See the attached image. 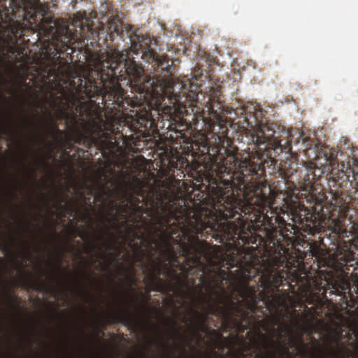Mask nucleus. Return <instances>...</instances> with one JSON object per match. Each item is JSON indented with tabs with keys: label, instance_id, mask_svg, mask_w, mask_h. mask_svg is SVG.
I'll return each instance as SVG.
<instances>
[{
	"label": "nucleus",
	"instance_id": "obj_38",
	"mask_svg": "<svg viewBox=\"0 0 358 358\" xmlns=\"http://www.w3.org/2000/svg\"><path fill=\"white\" fill-rule=\"evenodd\" d=\"M357 255H358V253H357Z\"/></svg>",
	"mask_w": 358,
	"mask_h": 358
},
{
	"label": "nucleus",
	"instance_id": "obj_17",
	"mask_svg": "<svg viewBox=\"0 0 358 358\" xmlns=\"http://www.w3.org/2000/svg\"><path fill=\"white\" fill-rule=\"evenodd\" d=\"M102 250V246L97 244L95 241H93L91 244L90 250L92 252H94L96 250Z\"/></svg>",
	"mask_w": 358,
	"mask_h": 358
},
{
	"label": "nucleus",
	"instance_id": "obj_5",
	"mask_svg": "<svg viewBox=\"0 0 358 358\" xmlns=\"http://www.w3.org/2000/svg\"><path fill=\"white\" fill-rule=\"evenodd\" d=\"M350 267H354L353 271L358 270L356 252L348 247L338 248L336 253L332 255V268L336 272L341 273L343 278L328 285V287L324 289V297H327V294L329 293V296L336 294L341 296L347 306H349V301L355 303L351 289L353 287L354 292L358 294V273H352L349 279Z\"/></svg>",
	"mask_w": 358,
	"mask_h": 358
},
{
	"label": "nucleus",
	"instance_id": "obj_4",
	"mask_svg": "<svg viewBox=\"0 0 358 358\" xmlns=\"http://www.w3.org/2000/svg\"><path fill=\"white\" fill-rule=\"evenodd\" d=\"M48 2L40 0H0V42L6 50L4 58L8 55H19L18 42L25 36L26 31L38 32L48 38L42 45V53L47 61L41 62L36 73L44 85L57 81L64 76L65 65L59 61L61 54L71 55L73 52V44L80 43L85 29L92 28L87 16H76L75 26L80 27L72 31L69 26L57 27V21L48 14Z\"/></svg>",
	"mask_w": 358,
	"mask_h": 358
},
{
	"label": "nucleus",
	"instance_id": "obj_26",
	"mask_svg": "<svg viewBox=\"0 0 358 358\" xmlns=\"http://www.w3.org/2000/svg\"><path fill=\"white\" fill-rule=\"evenodd\" d=\"M9 298L12 299L13 303H15L17 300V297H12L11 296H10Z\"/></svg>",
	"mask_w": 358,
	"mask_h": 358
},
{
	"label": "nucleus",
	"instance_id": "obj_3",
	"mask_svg": "<svg viewBox=\"0 0 358 358\" xmlns=\"http://www.w3.org/2000/svg\"><path fill=\"white\" fill-rule=\"evenodd\" d=\"M288 249H265L268 257L262 259V268L258 269L260 285H250L243 281L234 286V292L224 303V307L217 310L215 316H222L224 325L229 327L227 323L234 321L240 331L243 332L252 324L256 311L259 310L266 315V318L258 321L255 334L258 339L253 338L250 344L245 341L237 349L230 347L229 354L231 358L250 357L257 352L258 358H276V350L289 353L288 348L282 343L291 328L287 324L281 322L285 306L283 294H280L279 287L287 279L288 273L281 267H287L285 254Z\"/></svg>",
	"mask_w": 358,
	"mask_h": 358
},
{
	"label": "nucleus",
	"instance_id": "obj_27",
	"mask_svg": "<svg viewBox=\"0 0 358 358\" xmlns=\"http://www.w3.org/2000/svg\"><path fill=\"white\" fill-rule=\"evenodd\" d=\"M113 211H114L113 208L110 209V211L108 213V215H113Z\"/></svg>",
	"mask_w": 358,
	"mask_h": 358
},
{
	"label": "nucleus",
	"instance_id": "obj_22",
	"mask_svg": "<svg viewBox=\"0 0 358 358\" xmlns=\"http://www.w3.org/2000/svg\"><path fill=\"white\" fill-rule=\"evenodd\" d=\"M75 210H76L75 208L71 207V209H70L69 212L68 213V214L69 215V217H73V213L75 212Z\"/></svg>",
	"mask_w": 358,
	"mask_h": 358
},
{
	"label": "nucleus",
	"instance_id": "obj_37",
	"mask_svg": "<svg viewBox=\"0 0 358 358\" xmlns=\"http://www.w3.org/2000/svg\"><path fill=\"white\" fill-rule=\"evenodd\" d=\"M155 341H151V344H153Z\"/></svg>",
	"mask_w": 358,
	"mask_h": 358
},
{
	"label": "nucleus",
	"instance_id": "obj_15",
	"mask_svg": "<svg viewBox=\"0 0 358 358\" xmlns=\"http://www.w3.org/2000/svg\"><path fill=\"white\" fill-rule=\"evenodd\" d=\"M141 119H142L143 121L150 122V127L153 126L155 123V118L152 116L151 113H146L144 115L141 117Z\"/></svg>",
	"mask_w": 358,
	"mask_h": 358
},
{
	"label": "nucleus",
	"instance_id": "obj_33",
	"mask_svg": "<svg viewBox=\"0 0 358 358\" xmlns=\"http://www.w3.org/2000/svg\"><path fill=\"white\" fill-rule=\"evenodd\" d=\"M62 257H59V264L62 263Z\"/></svg>",
	"mask_w": 358,
	"mask_h": 358
},
{
	"label": "nucleus",
	"instance_id": "obj_10",
	"mask_svg": "<svg viewBox=\"0 0 358 358\" xmlns=\"http://www.w3.org/2000/svg\"><path fill=\"white\" fill-rule=\"evenodd\" d=\"M323 155L325 159V163L329 165L331 169H334L336 165L338 166V151L335 148H327L323 151Z\"/></svg>",
	"mask_w": 358,
	"mask_h": 358
},
{
	"label": "nucleus",
	"instance_id": "obj_11",
	"mask_svg": "<svg viewBox=\"0 0 358 358\" xmlns=\"http://www.w3.org/2000/svg\"><path fill=\"white\" fill-rule=\"evenodd\" d=\"M167 129L171 132L167 138H169L173 143L176 142L179 139L185 140L186 138V135L183 130L178 129L176 124H169Z\"/></svg>",
	"mask_w": 358,
	"mask_h": 358
},
{
	"label": "nucleus",
	"instance_id": "obj_28",
	"mask_svg": "<svg viewBox=\"0 0 358 358\" xmlns=\"http://www.w3.org/2000/svg\"><path fill=\"white\" fill-rule=\"evenodd\" d=\"M13 195L14 197H16L17 196V189H15L13 192Z\"/></svg>",
	"mask_w": 358,
	"mask_h": 358
},
{
	"label": "nucleus",
	"instance_id": "obj_36",
	"mask_svg": "<svg viewBox=\"0 0 358 358\" xmlns=\"http://www.w3.org/2000/svg\"><path fill=\"white\" fill-rule=\"evenodd\" d=\"M336 168L334 167V169L332 170L331 169V171H333ZM331 174H334V172H331Z\"/></svg>",
	"mask_w": 358,
	"mask_h": 358
},
{
	"label": "nucleus",
	"instance_id": "obj_24",
	"mask_svg": "<svg viewBox=\"0 0 358 358\" xmlns=\"http://www.w3.org/2000/svg\"><path fill=\"white\" fill-rule=\"evenodd\" d=\"M197 288H198L197 287H195L194 289L192 290V293L190 294L191 297L193 299H195V292H196Z\"/></svg>",
	"mask_w": 358,
	"mask_h": 358
},
{
	"label": "nucleus",
	"instance_id": "obj_6",
	"mask_svg": "<svg viewBox=\"0 0 358 358\" xmlns=\"http://www.w3.org/2000/svg\"><path fill=\"white\" fill-rule=\"evenodd\" d=\"M108 323H122L124 326L131 329H134L136 327V322L133 319L129 310H124L122 308L112 313Z\"/></svg>",
	"mask_w": 358,
	"mask_h": 358
},
{
	"label": "nucleus",
	"instance_id": "obj_32",
	"mask_svg": "<svg viewBox=\"0 0 358 358\" xmlns=\"http://www.w3.org/2000/svg\"><path fill=\"white\" fill-rule=\"evenodd\" d=\"M102 256H103V255H102V254H99V255H98L99 258H101V257H102Z\"/></svg>",
	"mask_w": 358,
	"mask_h": 358
},
{
	"label": "nucleus",
	"instance_id": "obj_29",
	"mask_svg": "<svg viewBox=\"0 0 358 358\" xmlns=\"http://www.w3.org/2000/svg\"><path fill=\"white\" fill-rule=\"evenodd\" d=\"M111 249H112V244L110 243H108V245L107 250H110Z\"/></svg>",
	"mask_w": 358,
	"mask_h": 358
},
{
	"label": "nucleus",
	"instance_id": "obj_23",
	"mask_svg": "<svg viewBox=\"0 0 358 358\" xmlns=\"http://www.w3.org/2000/svg\"><path fill=\"white\" fill-rule=\"evenodd\" d=\"M40 138H41V137L39 136V135H38V134H35V135L32 137V140H34V141H36V142H38V141H39Z\"/></svg>",
	"mask_w": 358,
	"mask_h": 358
},
{
	"label": "nucleus",
	"instance_id": "obj_25",
	"mask_svg": "<svg viewBox=\"0 0 358 358\" xmlns=\"http://www.w3.org/2000/svg\"><path fill=\"white\" fill-rule=\"evenodd\" d=\"M183 321L185 322V323H188V324H192V320L190 318H187L186 317H185L183 318Z\"/></svg>",
	"mask_w": 358,
	"mask_h": 358
},
{
	"label": "nucleus",
	"instance_id": "obj_34",
	"mask_svg": "<svg viewBox=\"0 0 358 358\" xmlns=\"http://www.w3.org/2000/svg\"><path fill=\"white\" fill-rule=\"evenodd\" d=\"M3 250H4V251H7V248L4 246V247H3Z\"/></svg>",
	"mask_w": 358,
	"mask_h": 358
},
{
	"label": "nucleus",
	"instance_id": "obj_19",
	"mask_svg": "<svg viewBox=\"0 0 358 358\" xmlns=\"http://www.w3.org/2000/svg\"><path fill=\"white\" fill-rule=\"evenodd\" d=\"M33 127V122L29 121L27 118L23 120V127L24 128H31Z\"/></svg>",
	"mask_w": 358,
	"mask_h": 358
},
{
	"label": "nucleus",
	"instance_id": "obj_21",
	"mask_svg": "<svg viewBox=\"0 0 358 358\" xmlns=\"http://www.w3.org/2000/svg\"><path fill=\"white\" fill-rule=\"evenodd\" d=\"M113 32L116 33L117 35H119L120 34V28H119L118 24H115V27L113 29Z\"/></svg>",
	"mask_w": 358,
	"mask_h": 358
},
{
	"label": "nucleus",
	"instance_id": "obj_14",
	"mask_svg": "<svg viewBox=\"0 0 358 358\" xmlns=\"http://www.w3.org/2000/svg\"><path fill=\"white\" fill-rule=\"evenodd\" d=\"M110 219H108L106 216L103 217V219L101 220V222L104 227V229L100 231V234L96 236V238L100 241H103L104 235L110 234V228L107 224V222H110Z\"/></svg>",
	"mask_w": 358,
	"mask_h": 358
},
{
	"label": "nucleus",
	"instance_id": "obj_20",
	"mask_svg": "<svg viewBox=\"0 0 358 358\" xmlns=\"http://www.w3.org/2000/svg\"><path fill=\"white\" fill-rule=\"evenodd\" d=\"M348 233L347 230L345 229H339L338 231V234L339 236H345L346 234Z\"/></svg>",
	"mask_w": 358,
	"mask_h": 358
},
{
	"label": "nucleus",
	"instance_id": "obj_18",
	"mask_svg": "<svg viewBox=\"0 0 358 358\" xmlns=\"http://www.w3.org/2000/svg\"><path fill=\"white\" fill-rule=\"evenodd\" d=\"M80 220L82 221H85L87 220H92V216L89 212H87L86 213L80 214Z\"/></svg>",
	"mask_w": 358,
	"mask_h": 358
},
{
	"label": "nucleus",
	"instance_id": "obj_2",
	"mask_svg": "<svg viewBox=\"0 0 358 358\" xmlns=\"http://www.w3.org/2000/svg\"><path fill=\"white\" fill-rule=\"evenodd\" d=\"M130 49L136 57L132 61H120V54L107 56L97 70V78L88 73L78 78V83L71 81L69 88L62 87L59 95H53V108L65 120L66 127L77 134L78 144L87 138V134L99 129L102 117L94 109L96 104L93 99L101 97L100 103L108 108L123 109L124 90L119 81L124 79V73L129 78L131 87L139 94L150 91L161 92L162 96L156 101V110L171 116L176 108L185 109L197 99L201 86L188 80L182 84V91L173 93L176 83V64L177 59L170 60L167 55H158L150 48V37L140 33L131 26L127 31Z\"/></svg>",
	"mask_w": 358,
	"mask_h": 358
},
{
	"label": "nucleus",
	"instance_id": "obj_8",
	"mask_svg": "<svg viewBox=\"0 0 358 358\" xmlns=\"http://www.w3.org/2000/svg\"><path fill=\"white\" fill-rule=\"evenodd\" d=\"M350 162L348 163L346 171H344L345 165L342 164V169L338 170L336 176H334V180L336 184L341 187H347V185L350 182V185H352V181L350 180L351 169L350 168Z\"/></svg>",
	"mask_w": 358,
	"mask_h": 358
},
{
	"label": "nucleus",
	"instance_id": "obj_7",
	"mask_svg": "<svg viewBox=\"0 0 358 358\" xmlns=\"http://www.w3.org/2000/svg\"><path fill=\"white\" fill-rule=\"evenodd\" d=\"M220 90H214L210 94L209 102L207 103L208 112L209 115L214 117H217L219 116V111L221 110L223 107L222 102L220 98Z\"/></svg>",
	"mask_w": 358,
	"mask_h": 358
},
{
	"label": "nucleus",
	"instance_id": "obj_35",
	"mask_svg": "<svg viewBox=\"0 0 358 358\" xmlns=\"http://www.w3.org/2000/svg\"><path fill=\"white\" fill-rule=\"evenodd\" d=\"M85 294H86L87 296H90V292H85Z\"/></svg>",
	"mask_w": 358,
	"mask_h": 358
},
{
	"label": "nucleus",
	"instance_id": "obj_13",
	"mask_svg": "<svg viewBox=\"0 0 358 358\" xmlns=\"http://www.w3.org/2000/svg\"><path fill=\"white\" fill-rule=\"evenodd\" d=\"M316 171L321 172L320 169L315 167H310L307 169V174L304 178L305 181L308 183H311L312 181L317 180V175L315 173Z\"/></svg>",
	"mask_w": 358,
	"mask_h": 358
},
{
	"label": "nucleus",
	"instance_id": "obj_1",
	"mask_svg": "<svg viewBox=\"0 0 358 358\" xmlns=\"http://www.w3.org/2000/svg\"><path fill=\"white\" fill-rule=\"evenodd\" d=\"M250 129L247 134L248 144L252 150L257 149L256 155L248 159L241 160L231 150H224L226 157L215 152L209 153L208 164L199 165L196 169V180L199 182V189L206 194L203 199L205 206L194 212L192 216H186L184 222L171 209L169 203L171 195L169 191L156 190L155 200L145 196L142 189L138 194L142 201L134 195L125 199L127 203L119 205L117 216L127 218L128 214L141 210L142 201L155 213V220L158 224L154 227L152 234L148 236L134 232V239L130 241L134 247V262L131 268L134 270V263L140 264L143 273L146 275L149 286L153 290L162 292L173 291L171 282L166 285L161 275L171 277L180 281L179 274L174 268H180L186 278L194 268L201 272V282L208 297L199 289V298L196 299L197 306L202 313L194 310L196 320L203 325L209 315L216 314L224 304L225 289L224 281L228 280L227 272L218 267L213 260L208 251V244L200 241L199 235L206 228L217 231L224 238L235 242L241 239L250 243L245 234V223L238 210H241V196L246 197L256 187L253 180L265 175V166L270 162L264 158H271L272 151L278 150V124L267 119H244Z\"/></svg>",
	"mask_w": 358,
	"mask_h": 358
},
{
	"label": "nucleus",
	"instance_id": "obj_31",
	"mask_svg": "<svg viewBox=\"0 0 358 358\" xmlns=\"http://www.w3.org/2000/svg\"><path fill=\"white\" fill-rule=\"evenodd\" d=\"M120 253H121V252H120V251H119V252L115 255V256L114 257H119V256H120Z\"/></svg>",
	"mask_w": 358,
	"mask_h": 358
},
{
	"label": "nucleus",
	"instance_id": "obj_12",
	"mask_svg": "<svg viewBox=\"0 0 358 358\" xmlns=\"http://www.w3.org/2000/svg\"><path fill=\"white\" fill-rule=\"evenodd\" d=\"M169 322L171 324L172 335L175 338L174 344L177 347L180 348L183 352H185V349L181 345V344L179 341V340L181 338L179 330L180 329L181 327H180L179 328H177L178 324H177L176 321L172 318L169 319Z\"/></svg>",
	"mask_w": 358,
	"mask_h": 358
},
{
	"label": "nucleus",
	"instance_id": "obj_9",
	"mask_svg": "<svg viewBox=\"0 0 358 358\" xmlns=\"http://www.w3.org/2000/svg\"><path fill=\"white\" fill-rule=\"evenodd\" d=\"M34 289L36 290L43 289L47 293H52L55 296L65 295L67 296V290L65 287V285L62 284L59 288L54 287L53 285L48 283L37 284L35 285Z\"/></svg>",
	"mask_w": 358,
	"mask_h": 358
},
{
	"label": "nucleus",
	"instance_id": "obj_30",
	"mask_svg": "<svg viewBox=\"0 0 358 358\" xmlns=\"http://www.w3.org/2000/svg\"><path fill=\"white\" fill-rule=\"evenodd\" d=\"M55 130H56L58 133H59V134H62V131H61V130H59V129H58L57 126H55Z\"/></svg>",
	"mask_w": 358,
	"mask_h": 358
},
{
	"label": "nucleus",
	"instance_id": "obj_16",
	"mask_svg": "<svg viewBox=\"0 0 358 358\" xmlns=\"http://www.w3.org/2000/svg\"><path fill=\"white\" fill-rule=\"evenodd\" d=\"M355 311L357 313L356 317L354 318V333L355 335V337L357 338L358 341V307L356 308Z\"/></svg>",
	"mask_w": 358,
	"mask_h": 358
}]
</instances>
